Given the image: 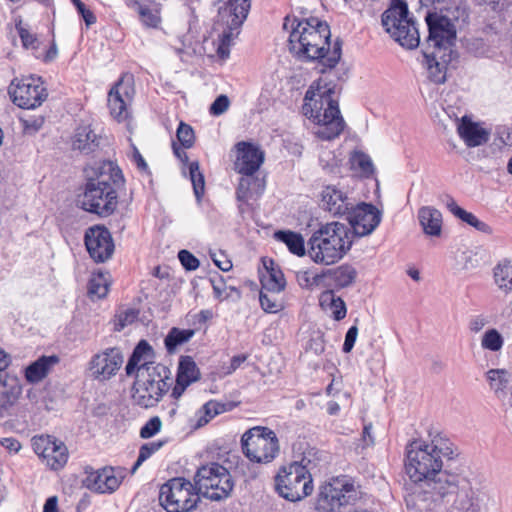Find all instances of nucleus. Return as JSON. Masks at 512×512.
Wrapping results in <instances>:
<instances>
[{
  "label": "nucleus",
  "mask_w": 512,
  "mask_h": 512,
  "mask_svg": "<svg viewBox=\"0 0 512 512\" xmlns=\"http://www.w3.org/2000/svg\"><path fill=\"white\" fill-rule=\"evenodd\" d=\"M203 284H207L212 287L215 299L223 301L231 296V292H238L233 286H228L224 278L214 273L209 278L203 279Z\"/></svg>",
  "instance_id": "4c0bfd02"
},
{
  "label": "nucleus",
  "mask_w": 512,
  "mask_h": 512,
  "mask_svg": "<svg viewBox=\"0 0 512 512\" xmlns=\"http://www.w3.org/2000/svg\"><path fill=\"white\" fill-rule=\"evenodd\" d=\"M100 138L89 125L79 126L72 139V147L82 153L89 154L99 146Z\"/></svg>",
  "instance_id": "cd10ccee"
},
{
  "label": "nucleus",
  "mask_w": 512,
  "mask_h": 512,
  "mask_svg": "<svg viewBox=\"0 0 512 512\" xmlns=\"http://www.w3.org/2000/svg\"><path fill=\"white\" fill-rule=\"evenodd\" d=\"M457 455L454 444L440 434L430 443L412 442L407 448L406 472L413 481L406 497L408 507L420 512L438 507L444 498L458 489V475L442 470L444 459Z\"/></svg>",
  "instance_id": "f257e3e1"
},
{
  "label": "nucleus",
  "mask_w": 512,
  "mask_h": 512,
  "mask_svg": "<svg viewBox=\"0 0 512 512\" xmlns=\"http://www.w3.org/2000/svg\"><path fill=\"white\" fill-rule=\"evenodd\" d=\"M457 130L459 136L468 147L480 146L489 140V132L466 116L461 119Z\"/></svg>",
  "instance_id": "bb28decb"
},
{
  "label": "nucleus",
  "mask_w": 512,
  "mask_h": 512,
  "mask_svg": "<svg viewBox=\"0 0 512 512\" xmlns=\"http://www.w3.org/2000/svg\"><path fill=\"white\" fill-rule=\"evenodd\" d=\"M450 512H480L479 495L473 490L459 492Z\"/></svg>",
  "instance_id": "72a5a7b5"
},
{
  "label": "nucleus",
  "mask_w": 512,
  "mask_h": 512,
  "mask_svg": "<svg viewBox=\"0 0 512 512\" xmlns=\"http://www.w3.org/2000/svg\"><path fill=\"white\" fill-rule=\"evenodd\" d=\"M250 10V0H218V14L215 21L218 35L217 55L226 59L230 46L240 34V29Z\"/></svg>",
  "instance_id": "0eeeda50"
},
{
  "label": "nucleus",
  "mask_w": 512,
  "mask_h": 512,
  "mask_svg": "<svg viewBox=\"0 0 512 512\" xmlns=\"http://www.w3.org/2000/svg\"><path fill=\"white\" fill-rule=\"evenodd\" d=\"M346 215L353 238L370 235L382 220V212L374 205L364 202L356 206L353 204Z\"/></svg>",
  "instance_id": "a211bd4d"
},
{
  "label": "nucleus",
  "mask_w": 512,
  "mask_h": 512,
  "mask_svg": "<svg viewBox=\"0 0 512 512\" xmlns=\"http://www.w3.org/2000/svg\"><path fill=\"white\" fill-rule=\"evenodd\" d=\"M274 238L284 243L289 251L297 256L301 257L307 253L304 238L300 233L290 230H279L274 233Z\"/></svg>",
  "instance_id": "473e14b6"
},
{
  "label": "nucleus",
  "mask_w": 512,
  "mask_h": 512,
  "mask_svg": "<svg viewBox=\"0 0 512 512\" xmlns=\"http://www.w3.org/2000/svg\"><path fill=\"white\" fill-rule=\"evenodd\" d=\"M93 170L94 175L87 178L79 203L85 211L107 217L117 208L118 189L124 185V177L112 161H104Z\"/></svg>",
  "instance_id": "20e7f679"
},
{
  "label": "nucleus",
  "mask_w": 512,
  "mask_h": 512,
  "mask_svg": "<svg viewBox=\"0 0 512 512\" xmlns=\"http://www.w3.org/2000/svg\"><path fill=\"white\" fill-rule=\"evenodd\" d=\"M132 160L140 171L146 172L148 170V165L145 159L134 145H132Z\"/></svg>",
  "instance_id": "680f3d73"
},
{
  "label": "nucleus",
  "mask_w": 512,
  "mask_h": 512,
  "mask_svg": "<svg viewBox=\"0 0 512 512\" xmlns=\"http://www.w3.org/2000/svg\"><path fill=\"white\" fill-rule=\"evenodd\" d=\"M192 383V356H181L178 368L177 375L175 380V385L172 389L171 396L174 399H178L182 396L186 388Z\"/></svg>",
  "instance_id": "c756f323"
},
{
  "label": "nucleus",
  "mask_w": 512,
  "mask_h": 512,
  "mask_svg": "<svg viewBox=\"0 0 512 512\" xmlns=\"http://www.w3.org/2000/svg\"><path fill=\"white\" fill-rule=\"evenodd\" d=\"M152 346L141 340L135 346L125 366L128 377H134L132 400L141 408L156 406L172 385L171 371L161 363L154 361Z\"/></svg>",
  "instance_id": "f03ea898"
},
{
  "label": "nucleus",
  "mask_w": 512,
  "mask_h": 512,
  "mask_svg": "<svg viewBox=\"0 0 512 512\" xmlns=\"http://www.w3.org/2000/svg\"><path fill=\"white\" fill-rule=\"evenodd\" d=\"M425 21L428 37L424 48L453 53L452 46L456 39V30L450 18L437 12H428Z\"/></svg>",
  "instance_id": "4468645a"
},
{
  "label": "nucleus",
  "mask_w": 512,
  "mask_h": 512,
  "mask_svg": "<svg viewBox=\"0 0 512 512\" xmlns=\"http://www.w3.org/2000/svg\"><path fill=\"white\" fill-rule=\"evenodd\" d=\"M418 218L427 235L440 236L442 229V214L439 210L425 206L419 209Z\"/></svg>",
  "instance_id": "2f4dec72"
},
{
  "label": "nucleus",
  "mask_w": 512,
  "mask_h": 512,
  "mask_svg": "<svg viewBox=\"0 0 512 512\" xmlns=\"http://www.w3.org/2000/svg\"><path fill=\"white\" fill-rule=\"evenodd\" d=\"M263 290H267L271 293H280L284 290L286 281L283 273L273 267L267 268V275L261 279Z\"/></svg>",
  "instance_id": "ea45409f"
},
{
  "label": "nucleus",
  "mask_w": 512,
  "mask_h": 512,
  "mask_svg": "<svg viewBox=\"0 0 512 512\" xmlns=\"http://www.w3.org/2000/svg\"><path fill=\"white\" fill-rule=\"evenodd\" d=\"M486 323H487V321L483 316H476L470 320L469 329L472 332L477 333L484 328Z\"/></svg>",
  "instance_id": "69168bd1"
},
{
  "label": "nucleus",
  "mask_w": 512,
  "mask_h": 512,
  "mask_svg": "<svg viewBox=\"0 0 512 512\" xmlns=\"http://www.w3.org/2000/svg\"><path fill=\"white\" fill-rule=\"evenodd\" d=\"M471 226L474 227L476 230H478L484 234H487V235H491L493 233L492 227L490 225H488L487 223L481 221L477 217Z\"/></svg>",
  "instance_id": "774afa93"
},
{
  "label": "nucleus",
  "mask_w": 512,
  "mask_h": 512,
  "mask_svg": "<svg viewBox=\"0 0 512 512\" xmlns=\"http://www.w3.org/2000/svg\"><path fill=\"white\" fill-rule=\"evenodd\" d=\"M135 95L134 77L124 74L108 93V108L111 116L118 122L130 117V106Z\"/></svg>",
  "instance_id": "2eb2a0df"
},
{
  "label": "nucleus",
  "mask_w": 512,
  "mask_h": 512,
  "mask_svg": "<svg viewBox=\"0 0 512 512\" xmlns=\"http://www.w3.org/2000/svg\"><path fill=\"white\" fill-rule=\"evenodd\" d=\"M357 336H358V327L356 325H353L348 329V331L345 335V340H344V344L342 347V350L344 353L351 352V350L353 349L354 344L356 342Z\"/></svg>",
  "instance_id": "13d9d810"
},
{
  "label": "nucleus",
  "mask_w": 512,
  "mask_h": 512,
  "mask_svg": "<svg viewBox=\"0 0 512 512\" xmlns=\"http://www.w3.org/2000/svg\"><path fill=\"white\" fill-rule=\"evenodd\" d=\"M230 106V100L226 95H219L209 108V112L213 116H220L225 113Z\"/></svg>",
  "instance_id": "864d4df0"
},
{
  "label": "nucleus",
  "mask_w": 512,
  "mask_h": 512,
  "mask_svg": "<svg viewBox=\"0 0 512 512\" xmlns=\"http://www.w3.org/2000/svg\"><path fill=\"white\" fill-rule=\"evenodd\" d=\"M192 148V127L180 122L176 137L172 140V150L184 177L192 181V162L188 150Z\"/></svg>",
  "instance_id": "5701e85b"
},
{
  "label": "nucleus",
  "mask_w": 512,
  "mask_h": 512,
  "mask_svg": "<svg viewBox=\"0 0 512 512\" xmlns=\"http://www.w3.org/2000/svg\"><path fill=\"white\" fill-rule=\"evenodd\" d=\"M233 487L234 482L228 469L216 462L199 467L194 475V494L212 501L226 499Z\"/></svg>",
  "instance_id": "1a4fd4ad"
},
{
  "label": "nucleus",
  "mask_w": 512,
  "mask_h": 512,
  "mask_svg": "<svg viewBox=\"0 0 512 512\" xmlns=\"http://www.w3.org/2000/svg\"><path fill=\"white\" fill-rule=\"evenodd\" d=\"M32 446L35 453L52 470H59L67 463L68 449L61 441L53 440L49 436L33 437Z\"/></svg>",
  "instance_id": "412c9836"
},
{
  "label": "nucleus",
  "mask_w": 512,
  "mask_h": 512,
  "mask_svg": "<svg viewBox=\"0 0 512 512\" xmlns=\"http://www.w3.org/2000/svg\"><path fill=\"white\" fill-rule=\"evenodd\" d=\"M109 290V282L106 275L99 273L91 277L88 283V295L94 299L104 298Z\"/></svg>",
  "instance_id": "79ce46f5"
},
{
  "label": "nucleus",
  "mask_w": 512,
  "mask_h": 512,
  "mask_svg": "<svg viewBox=\"0 0 512 512\" xmlns=\"http://www.w3.org/2000/svg\"><path fill=\"white\" fill-rule=\"evenodd\" d=\"M16 30L21 39L22 45L26 49L35 50L38 48V39L35 34L31 33L28 27L23 25L22 20L19 19L16 21Z\"/></svg>",
  "instance_id": "de8ad7c7"
},
{
  "label": "nucleus",
  "mask_w": 512,
  "mask_h": 512,
  "mask_svg": "<svg viewBox=\"0 0 512 512\" xmlns=\"http://www.w3.org/2000/svg\"><path fill=\"white\" fill-rule=\"evenodd\" d=\"M59 357L56 355L42 356L31 363L25 369V378L29 383L42 381L50 372L53 366L58 364Z\"/></svg>",
  "instance_id": "c85d7f7f"
},
{
  "label": "nucleus",
  "mask_w": 512,
  "mask_h": 512,
  "mask_svg": "<svg viewBox=\"0 0 512 512\" xmlns=\"http://www.w3.org/2000/svg\"><path fill=\"white\" fill-rule=\"evenodd\" d=\"M178 258L187 271L192 270V253L188 250H181L178 253Z\"/></svg>",
  "instance_id": "0e129e2a"
},
{
  "label": "nucleus",
  "mask_w": 512,
  "mask_h": 512,
  "mask_svg": "<svg viewBox=\"0 0 512 512\" xmlns=\"http://www.w3.org/2000/svg\"><path fill=\"white\" fill-rule=\"evenodd\" d=\"M192 337V330H181L173 327L165 337L164 344L169 354H174L177 350Z\"/></svg>",
  "instance_id": "e433bc0d"
},
{
  "label": "nucleus",
  "mask_w": 512,
  "mask_h": 512,
  "mask_svg": "<svg viewBox=\"0 0 512 512\" xmlns=\"http://www.w3.org/2000/svg\"><path fill=\"white\" fill-rule=\"evenodd\" d=\"M385 30L402 47L414 49L420 43V35L405 0H394L382 15Z\"/></svg>",
  "instance_id": "6e6552de"
},
{
  "label": "nucleus",
  "mask_w": 512,
  "mask_h": 512,
  "mask_svg": "<svg viewBox=\"0 0 512 512\" xmlns=\"http://www.w3.org/2000/svg\"><path fill=\"white\" fill-rule=\"evenodd\" d=\"M159 503L167 512H189L192 510V483L176 477L160 487Z\"/></svg>",
  "instance_id": "ddd939ff"
},
{
  "label": "nucleus",
  "mask_w": 512,
  "mask_h": 512,
  "mask_svg": "<svg viewBox=\"0 0 512 512\" xmlns=\"http://www.w3.org/2000/svg\"><path fill=\"white\" fill-rule=\"evenodd\" d=\"M123 364V354L117 347L106 348L95 354L89 362V370L94 379L106 381L116 375Z\"/></svg>",
  "instance_id": "aec40b11"
},
{
  "label": "nucleus",
  "mask_w": 512,
  "mask_h": 512,
  "mask_svg": "<svg viewBox=\"0 0 512 512\" xmlns=\"http://www.w3.org/2000/svg\"><path fill=\"white\" fill-rule=\"evenodd\" d=\"M162 427V421L158 416L150 418L140 429V437L148 439L156 435Z\"/></svg>",
  "instance_id": "603ef678"
},
{
  "label": "nucleus",
  "mask_w": 512,
  "mask_h": 512,
  "mask_svg": "<svg viewBox=\"0 0 512 512\" xmlns=\"http://www.w3.org/2000/svg\"><path fill=\"white\" fill-rule=\"evenodd\" d=\"M9 94L13 102L24 109L40 106L48 96L43 84L34 77L23 78L16 83L13 81L9 87Z\"/></svg>",
  "instance_id": "f3484780"
},
{
  "label": "nucleus",
  "mask_w": 512,
  "mask_h": 512,
  "mask_svg": "<svg viewBox=\"0 0 512 512\" xmlns=\"http://www.w3.org/2000/svg\"><path fill=\"white\" fill-rule=\"evenodd\" d=\"M23 399L21 380L8 372H0V420L16 416Z\"/></svg>",
  "instance_id": "dca6fc26"
},
{
  "label": "nucleus",
  "mask_w": 512,
  "mask_h": 512,
  "mask_svg": "<svg viewBox=\"0 0 512 512\" xmlns=\"http://www.w3.org/2000/svg\"><path fill=\"white\" fill-rule=\"evenodd\" d=\"M446 206L455 217L459 218L470 226L476 219V216L473 213L468 212L458 206L456 201L451 196H447Z\"/></svg>",
  "instance_id": "8fccbe9b"
},
{
  "label": "nucleus",
  "mask_w": 512,
  "mask_h": 512,
  "mask_svg": "<svg viewBox=\"0 0 512 512\" xmlns=\"http://www.w3.org/2000/svg\"><path fill=\"white\" fill-rule=\"evenodd\" d=\"M259 302L262 309L267 313H277L283 308L282 303L277 299L275 293L263 290V288L259 294Z\"/></svg>",
  "instance_id": "a18cd8bd"
},
{
  "label": "nucleus",
  "mask_w": 512,
  "mask_h": 512,
  "mask_svg": "<svg viewBox=\"0 0 512 512\" xmlns=\"http://www.w3.org/2000/svg\"><path fill=\"white\" fill-rule=\"evenodd\" d=\"M333 93L334 87L326 83L322 85V79H319L306 91L302 106L303 114L317 125L315 136L323 141L338 138L345 128L338 101L332 99Z\"/></svg>",
  "instance_id": "39448f33"
},
{
  "label": "nucleus",
  "mask_w": 512,
  "mask_h": 512,
  "mask_svg": "<svg viewBox=\"0 0 512 512\" xmlns=\"http://www.w3.org/2000/svg\"><path fill=\"white\" fill-rule=\"evenodd\" d=\"M486 375L490 388L496 394L503 392L510 382L509 373L505 369H490Z\"/></svg>",
  "instance_id": "37998d69"
},
{
  "label": "nucleus",
  "mask_w": 512,
  "mask_h": 512,
  "mask_svg": "<svg viewBox=\"0 0 512 512\" xmlns=\"http://www.w3.org/2000/svg\"><path fill=\"white\" fill-rule=\"evenodd\" d=\"M353 233L348 225L337 221L322 224L311 234L307 255L316 264L333 265L351 250Z\"/></svg>",
  "instance_id": "423d86ee"
},
{
  "label": "nucleus",
  "mask_w": 512,
  "mask_h": 512,
  "mask_svg": "<svg viewBox=\"0 0 512 512\" xmlns=\"http://www.w3.org/2000/svg\"><path fill=\"white\" fill-rule=\"evenodd\" d=\"M84 241L90 257L97 263H103L113 255L114 242L105 226L95 225L88 228Z\"/></svg>",
  "instance_id": "6ab92c4d"
},
{
  "label": "nucleus",
  "mask_w": 512,
  "mask_h": 512,
  "mask_svg": "<svg viewBox=\"0 0 512 512\" xmlns=\"http://www.w3.org/2000/svg\"><path fill=\"white\" fill-rule=\"evenodd\" d=\"M139 316V310L136 308H127L121 311L116 316L115 330L121 331L126 326L134 323Z\"/></svg>",
  "instance_id": "09e8293b"
},
{
  "label": "nucleus",
  "mask_w": 512,
  "mask_h": 512,
  "mask_svg": "<svg viewBox=\"0 0 512 512\" xmlns=\"http://www.w3.org/2000/svg\"><path fill=\"white\" fill-rule=\"evenodd\" d=\"M234 169L239 174L252 176L264 162V152L256 145L241 141L235 145Z\"/></svg>",
  "instance_id": "4be33fe9"
},
{
  "label": "nucleus",
  "mask_w": 512,
  "mask_h": 512,
  "mask_svg": "<svg viewBox=\"0 0 512 512\" xmlns=\"http://www.w3.org/2000/svg\"><path fill=\"white\" fill-rule=\"evenodd\" d=\"M504 345V338L501 333L495 329L490 328L485 331L481 339V346L485 350L497 352L502 349Z\"/></svg>",
  "instance_id": "c03bdc74"
},
{
  "label": "nucleus",
  "mask_w": 512,
  "mask_h": 512,
  "mask_svg": "<svg viewBox=\"0 0 512 512\" xmlns=\"http://www.w3.org/2000/svg\"><path fill=\"white\" fill-rule=\"evenodd\" d=\"M327 275H329L336 287L345 288L354 283L357 271L353 266L344 264L328 270Z\"/></svg>",
  "instance_id": "f704fd0d"
},
{
  "label": "nucleus",
  "mask_w": 512,
  "mask_h": 512,
  "mask_svg": "<svg viewBox=\"0 0 512 512\" xmlns=\"http://www.w3.org/2000/svg\"><path fill=\"white\" fill-rule=\"evenodd\" d=\"M194 195L199 201L204 193V176L199 172V164L194 161Z\"/></svg>",
  "instance_id": "6e6d98bb"
},
{
  "label": "nucleus",
  "mask_w": 512,
  "mask_h": 512,
  "mask_svg": "<svg viewBox=\"0 0 512 512\" xmlns=\"http://www.w3.org/2000/svg\"><path fill=\"white\" fill-rule=\"evenodd\" d=\"M77 8L79 14H81L87 26H90L96 22V17L92 11L86 8L85 4L80 0H71Z\"/></svg>",
  "instance_id": "4d7b16f0"
},
{
  "label": "nucleus",
  "mask_w": 512,
  "mask_h": 512,
  "mask_svg": "<svg viewBox=\"0 0 512 512\" xmlns=\"http://www.w3.org/2000/svg\"><path fill=\"white\" fill-rule=\"evenodd\" d=\"M321 207L333 216L346 215L353 202L335 186H327L321 193Z\"/></svg>",
  "instance_id": "393cba45"
},
{
  "label": "nucleus",
  "mask_w": 512,
  "mask_h": 512,
  "mask_svg": "<svg viewBox=\"0 0 512 512\" xmlns=\"http://www.w3.org/2000/svg\"><path fill=\"white\" fill-rule=\"evenodd\" d=\"M351 168L363 177H370L374 173V165L370 156L362 151H354L350 156Z\"/></svg>",
  "instance_id": "58836bf2"
},
{
  "label": "nucleus",
  "mask_w": 512,
  "mask_h": 512,
  "mask_svg": "<svg viewBox=\"0 0 512 512\" xmlns=\"http://www.w3.org/2000/svg\"><path fill=\"white\" fill-rule=\"evenodd\" d=\"M210 256L220 270L227 272L232 268V262L224 252H210Z\"/></svg>",
  "instance_id": "5fc2aeb1"
},
{
  "label": "nucleus",
  "mask_w": 512,
  "mask_h": 512,
  "mask_svg": "<svg viewBox=\"0 0 512 512\" xmlns=\"http://www.w3.org/2000/svg\"><path fill=\"white\" fill-rule=\"evenodd\" d=\"M0 444L10 453H17L21 449V443L13 437L1 439Z\"/></svg>",
  "instance_id": "052dcab7"
},
{
  "label": "nucleus",
  "mask_w": 512,
  "mask_h": 512,
  "mask_svg": "<svg viewBox=\"0 0 512 512\" xmlns=\"http://www.w3.org/2000/svg\"><path fill=\"white\" fill-rule=\"evenodd\" d=\"M309 459L303 457L287 467H283L276 476V489L280 496L288 501L296 502L313 491L312 477L309 472Z\"/></svg>",
  "instance_id": "9d476101"
},
{
  "label": "nucleus",
  "mask_w": 512,
  "mask_h": 512,
  "mask_svg": "<svg viewBox=\"0 0 512 512\" xmlns=\"http://www.w3.org/2000/svg\"><path fill=\"white\" fill-rule=\"evenodd\" d=\"M163 441L149 442L143 444L139 449V455L137 461L133 465L131 472L135 473L136 470L142 465L144 461L150 458L155 452L161 449Z\"/></svg>",
  "instance_id": "49530a36"
},
{
  "label": "nucleus",
  "mask_w": 512,
  "mask_h": 512,
  "mask_svg": "<svg viewBox=\"0 0 512 512\" xmlns=\"http://www.w3.org/2000/svg\"><path fill=\"white\" fill-rule=\"evenodd\" d=\"M489 6L494 12H504L512 7V0H490Z\"/></svg>",
  "instance_id": "bf43d9fd"
},
{
  "label": "nucleus",
  "mask_w": 512,
  "mask_h": 512,
  "mask_svg": "<svg viewBox=\"0 0 512 512\" xmlns=\"http://www.w3.org/2000/svg\"><path fill=\"white\" fill-rule=\"evenodd\" d=\"M423 65L425 66L428 78L435 84H442L446 81L447 65L452 60L453 53L430 48H423Z\"/></svg>",
  "instance_id": "b1692460"
},
{
  "label": "nucleus",
  "mask_w": 512,
  "mask_h": 512,
  "mask_svg": "<svg viewBox=\"0 0 512 512\" xmlns=\"http://www.w3.org/2000/svg\"><path fill=\"white\" fill-rule=\"evenodd\" d=\"M494 280L497 286L509 292L512 290V263L508 259H503L494 267Z\"/></svg>",
  "instance_id": "c9c22d12"
},
{
  "label": "nucleus",
  "mask_w": 512,
  "mask_h": 512,
  "mask_svg": "<svg viewBox=\"0 0 512 512\" xmlns=\"http://www.w3.org/2000/svg\"><path fill=\"white\" fill-rule=\"evenodd\" d=\"M85 486L97 493H112L121 484V478L115 475L112 468L91 472L84 480Z\"/></svg>",
  "instance_id": "a878e982"
},
{
  "label": "nucleus",
  "mask_w": 512,
  "mask_h": 512,
  "mask_svg": "<svg viewBox=\"0 0 512 512\" xmlns=\"http://www.w3.org/2000/svg\"><path fill=\"white\" fill-rule=\"evenodd\" d=\"M247 359V356L244 354L233 356L230 365L227 368L226 374L233 373L236 369H238L242 363H244Z\"/></svg>",
  "instance_id": "338daca9"
},
{
  "label": "nucleus",
  "mask_w": 512,
  "mask_h": 512,
  "mask_svg": "<svg viewBox=\"0 0 512 512\" xmlns=\"http://www.w3.org/2000/svg\"><path fill=\"white\" fill-rule=\"evenodd\" d=\"M321 304H328L334 320L340 321L345 318L347 308L342 298L336 296L333 291H326L321 295Z\"/></svg>",
  "instance_id": "a19ab883"
},
{
  "label": "nucleus",
  "mask_w": 512,
  "mask_h": 512,
  "mask_svg": "<svg viewBox=\"0 0 512 512\" xmlns=\"http://www.w3.org/2000/svg\"><path fill=\"white\" fill-rule=\"evenodd\" d=\"M249 180L248 179H245V178H242L240 180V183H239V186L237 188V192H236V195H237V199L239 201H246L247 198H248V193H249Z\"/></svg>",
  "instance_id": "e2e57ef3"
},
{
  "label": "nucleus",
  "mask_w": 512,
  "mask_h": 512,
  "mask_svg": "<svg viewBox=\"0 0 512 512\" xmlns=\"http://www.w3.org/2000/svg\"><path fill=\"white\" fill-rule=\"evenodd\" d=\"M241 444L244 455L255 463H271L280 452L277 435L268 427L249 429L243 434Z\"/></svg>",
  "instance_id": "9b49d317"
},
{
  "label": "nucleus",
  "mask_w": 512,
  "mask_h": 512,
  "mask_svg": "<svg viewBox=\"0 0 512 512\" xmlns=\"http://www.w3.org/2000/svg\"><path fill=\"white\" fill-rule=\"evenodd\" d=\"M234 405L230 402H218L210 400L206 402L197 412V420L194 429L207 425L217 415L232 410Z\"/></svg>",
  "instance_id": "7c9ffc66"
},
{
  "label": "nucleus",
  "mask_w": 512,
  "mask_h": 512,
  "mask_svg": "<svg viewBox=\"0 0 512 512\" xmlns=\"http://www.w3.org/2000/svg\"><path fill=\"white\" fill-rule=\"evenodd\" d=\"M290 17L284 19L283 27L288 28ZM289 48L298 59L318 61L320 71L334 68L341 59L342 42L337 39L330 48V27L316 17L291 20Z\"/></svg>",
  "instance_id": "7ed1b4c3"
},
{
  "label": "nucleus",
  "mask_w": 512,
  "mask_h": 512,
  "mask_svg": "<svg viewBox=\"0 0 512 512\" xmlns=\"http://www.w3.org/2000/svg\"><path fill=\"white\" fill-rule=\"evenodd\" d=\"M322 275L314 274L309 270H301L296 273V279L298 284L302 288H312L313 286L319 285L322 280Z\"/></svg>",
  "instance_id": "3c124183"
},
{
  "label": "nucleus",
  "mask_w": 512,
  "mask_h": 512,
  "mask_svg": "<svg viewBox=\"0 0 512 512\" xmlns=\"http://www.w3.org/2000/svg\"><path fill=\"white\" fill-rule=\"evenodd\" d=\"M357 497L358 493L351 478L336 477L321 487L316 508L320 512H337L342 506L355 501Z\"/></svg>",
  "instance_id": "f8f14e48"
}]
</instances>
